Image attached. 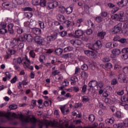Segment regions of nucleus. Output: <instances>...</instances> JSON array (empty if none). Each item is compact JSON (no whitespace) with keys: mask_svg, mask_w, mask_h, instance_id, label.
<instances>
[{"mask_svg":"<svg viewBox=\"0 0 128 128\" xmlns=\"http://www.w3.org/2000/svg\"><path fill=\"white\" fill-rule=\"evenodd\" d=\"M34 42L36 44H40L41 46H44V38L40 36H36L34 38Z\"/></svg>","mask_w":128,"mask_h":128,"instance_id":"nucleus-6","label":"nucleus"},{"mask_svg":"<svg viewBox=\"0 0 128 128\" xmlns=\"http://www.w3.org/2000/svg\"><path fill=\"white\" fill-rule=\"evenodd\" d=\"M122 30V24H118L116 25L114 29L112 30V32L114 34H118V32H120Z\"/></svg>","mask_w":128,"mask_h":128,"instance_id":"nucleus-9","label":"nucleus"},{"mask_svg":"<svg viewBox=\"0 0 128 128\" xmlns=\"http://www.w3.org/2000/svg\"><path fill=\"white\" fill-rule=\"evenodd\" d=\"M18 40H20V41L22 40V42H26V35H24V36H20L18 38Z\"/></svg>","mask_w":128,"mask_h":128,"instance_id":"nucleus-35","label":"nucleus"},{"mask_svg":"<svg viewBox=\"0 0 128 128\" xmlns=\"http://www.w3.org/2000/svg\"><path fill=\"white\" fill-rule=\"evenodd\" d=\"M81 76L83 78H88V74L86 72H81Z\"/></svg>","mask_w":128,"mask_h":128,"instance_id":"nucleus-30","label":"nucleus"},{"mask_svg":"<svg viewBox=\"0 0 128 128\" xmlns=\"http://www.w3.org/2000/svg\"><path fill=\"white\" fill-rule=\"evenodd\" d=\"M102 48V42H100V40H98L93 45V50H99V48Z\"/></svg>","mask_w":128,"mask_h":128,"instance_id":"nucleus-10","label":"nucleus"},{"mask_svg":"<svg viewBox=\"0 0 128 128\" xmlns=\"http://www.w3.org/2000/svg\"><path fill=\"white\" fill-rule=\"evenodd\" d=\"M58 36L56 34H52L50 36H48L46 37V40L48 42H52L56 40Z\"/></svg>","mask_w":128,"mask_h":128,"instance_id":"nucleus-12","label":"nucleus"},{"mask_svg":"<svg viewBox=\"0 0 128 128\" xmlns=\"http://www.w3.org/2000/svg\"><path fill=\"white\" fill-rule=\"evenodd\" d=\"M74 8L72 7H68L66 9V14H70L72 12Z\"/></svg>","mask_w":128,"mask_h":128,"instance_id":"nucleus-25","label":"nucleus"},{"mask_svg":"<svg viewBox=\"0 0 128 128\" xmlns=\"http://www.w3.org/2000/svg\"><path fill=\"white\" fill-rule=\"evenodd\" d=\"M114 128H124L122 126V123H120L119 124H114L113 126Z\"/></svg>","mask_w":128,"mask_h":128,"instance_id":"nucleus-34","label":"nucleus"},{"mask_svg":"<svg viewBox=\"0 0 128 128\" xmlns=\"http://www.w3.org/2000/svg\"><path fill=\"white\" fill-rule=\"evenodd\" d=\"M82 22V19H80L77 20L76 26H78V28L80 26V24Z\"/></svg>","mask_w":128,"mask_h":128,"instance_id":"nucleus-40","label":"nucleus"},{"mask_svg":"<svg viewBox=\"0 0 128 128\" xmlns=\"http://www.w3.org/2000/svg\"><path fill=\"white\" fill-rule=\"evenodd\" d=\"M105 46L106 48H112V42H108L105 45Z\"/></svg>","mask_w":128,"mask_h":128,"instance_id":"nucleus-37","label":"nucleus"},{"mask_svg":"<svg viewBox=\"0 0 128 128\" xmlns=\"http://www.w3.org/2000/svg\"><path fill=\"white\" fill-rule=\"evenodd\" d=\"M114 119L113 118H111L106 119L105 120V122L107 124H114Z\"/></svg>","mask_w":128,"mask_h":128,"instance_id":"nucleus-20","label":"nucleus"},{"mask_svg":"<svg viewBox=\"0 0 128 128\" xmlns=\"http://www.w3.org/2000/svg\"><path fill=\"white\" fill-rule=\"evenodd\" d=\"M60 11L62 12V14H64V12H66V8L64 7V6H62L60 8Z\"/></svg>","mask_w":128,"mask_h":128,"instance_id":"nucleus-59","label":"nucleus"},{"mask_svg":"<svg viewBox=\"0 0 128 128\" xmlns=\"http://www.w3.org/2000/svg\"><path fill=\"white\" fill-rule=\"evenodd\" d=\"M59 34L60 36H62V38H64V36H66V34H68V32H66V31H63V32H60L59 33Z\"/></svg>","mask_w":128,"mask_h":128,"instance_id":"nucleus-42","label":"nucleus"},{"mask_svg":"<svg viewBox=\"0 0 128 128\" xmlns=\"http://www.w3.org/2000/svg\"><path fill=\"white\" fill-rule=\"evenodd\" d=\"M48 0H41V2L40 3V6L42 8H44V6H46V2Z\"/></svg>","mask_w":128,"mask_h":128,"instance_id":"nucleus-22","label":"nucleus"},{"mask_svg":"<svg viewBox=\"0 0 128 128\" xmlns=\"http://www.w3.org/2000/svg\"><path fill=\"white\" fill-rule=\"evenodd\" d=\"M56 18L57 20H60V22H64L66 20L64 16L60 14H58Z\"/></svg>","mask_w":128,"mask_h":128,"instance_id":"nucleus-21","label":"nucleus"},{"mask_svg":"<svg viewBox=\"0 0 128 128\" xmlns=\"http://www.w3.org/2000/svg\"><path fill=\"white\" fill-rule=\"evenodd\" d=\"M105 68L107 70H110L112 68V64L110 62H108L105 64Z\"/></svg>","mask_w":128,"mask_h":128,"instance_id":"nucleus-31","label":"nucleus"},{"mask_svg":"<svg viewBox=\"0 0 128 128\" xmlns=\"http://www.w3.org/2000/svg\"><path fill=\"white\" fill-rule=\"evenodd\" d=\"M112 20H120V15L118 14H115L112 16Z\"/></svg>","mask_w":128,"mask_h":128,"instance_id":"nucleus-23","label":"nucleus"},{"mask_svg":"<svg viewBox=\"0 0 128 128\" xmlns=\"http://www.w3.org/2000/svg\"><path fill=\"white\" fill-rule=\"evenodd\" d=\"M25 38L28 42H32L34 40V37L30 34H25Z\"/></svg>","mask_w":128,"mask_h":128,"instance_id":"nucleus-18","label":"nucleus"},{"mask_svg":"<svg viewBox=\"0 0 128 128\" xmlns=\"http://www.w3.org/2000/svg\"><path fill=\"white\" fill-rule=\"evenodd\" d=\"M0 26L2 28H6V22H2L0 24Z\"/></svg>","mask_w":128,"mask_h":128,"instance_id":"nucleus-51","label":"nucleus"},{"mask_svg":"<svg viewBox=\"0 0 128 128\" xmlns=\"http://www.w3.org/2000/svg\"><path fill=\"white\" fill-rule=\"evenodd\" d=\"M123 72L124 74H128V66H125L123 68Z\"/></svg>","mask_w":128,"mask_h":128,"instance_id":"nucleus-64","label":"nucleus"},{"mask_svg":"<svg viewBox=\"0 0 128 128\" xmlns=\"http://www.w3.org/2000/svg\"><path fill=\"white\" fill-rule=\"evenodd\" d=\"M122 60H128V54H122Z\"/></svg>","mask_w":128,"mask_h":128,"instance_id":"nucleus-61","label":"nucleus"},{"mask_svg":"<svg viewBox=\"0 0 128 128\" xmlns=\"http://www.w3.org/2000/svg\"><path fill=\"white\" fill-rule=\"evenodd\" d=\"M81 68L83 70H88V66L86 64H84L82 66Z\"/></svg>","mask_w":128,"mask_h":128,"instance_id":"nucleus-46","label":"nucleus"},{"mask_svg":"<svg viewBox=\"0 0 128 128\" xmlns=\"http://www.w3.org/2000/svg\"><path fill=\"white\" fill-rule=\"evenodd\" d=\"M88 86L90 88H96L98 86V82L96 80H91L88 82Z\"/></svg>","mask_w":128,"mask_h":128,"instance_id":"nucleus-17","label":"nucleus"},{"mask_svg":"<svg viewBox=\"0 0 128 128\" xmlns=\"http://www.w3.org/2000/svg\"><path fill=\"white\" fill-rule=\"evenodd\" d=\"M16 28H17V32L19 34H22V28H20V27H18V26H16Z\"/></svg>","mask_w":128,"mask_h":128,"instance_id":"nucleus-50","label":"nucleus"},{"mask_svg":"<svg viewBox=\"0 0 128 128\" xmlns=\"http://www.w3.org/2000/svg\"><path fill=\"white\" fill-rule=\"evenodd\" d=\"M32 32L36 34V36H40L42 34V30L40 28H33L32 29Z\"/></svg>","mask_w":128,"mask_h":128,"instance_id":"nucleus-16","label":"nucleus"},{"mask_svg":"<svg viewBox=\"0 0 128 128\" xmlns=\"http://www.w3.org/2000/svg\"><path fill=\"white\" fill-rule=\"evenodd\" d=\"M110 58L108 57H104L102 58V62H110Z\"/></svg>","mask_w":128,"mask_h":128,"instance_id":"nucleus-55","label":"nucleus"},{"mask_svg":"<svg viewBox=\"0 0 128 128\" xmlns=\"http://www.w3.org/2000/svg\"><path fill=\"white\" fill-rule=\"evenodd\" d=\"M124 126L126 128H128V118H126L124 121Z\"/></svg>","mask_w":128,"mask_h":128,"instance_id":"nucleus-60","label":"nucleus"},{"mask_svg":"<svg viewBox=\"0 0 128 128\" xmlns=\"http://www.w3.org/2000/svg\"><path fill=\"white\" fill-rule=\"evenodd\" d=\"M80 72V68L78 67H76L75 70V73H74L75 76H78Z\"/></svg>","mask_w":128,"mask_h":128,"instance_id":"nucleus-56","label":"nucleus"},{"mask_svg":"<svg viewBox=\"0 0 128 128\" xmlns=\"http://www.w3.org/2000/svg\"><path fill=\"white\" fill-rule=\"evenodd\" d=\"M60 109L61 110V112L64 116H66L67 114H70V109L68 108L66 104L60 106Z\"/></svg>","mask_w":128,"mask_h":128,"instance_id":"nucleus-4","label":"nucleus"},{"mask_svg":"<svg viewBox=\"0 0 128 128\" xmlns=\"http://www.w3.org/2000/svg\"><path fill=\"white\" fill-rule=\"evenodd\" d=\"M126 20H128V17H126V14H124V16H122L120 18V22H126Z\"/></svg>","mask_w":128,"mask_h":128,"instance_id":"nucleus-41","label":"nucleus"},{"mask_svg":"<svg viewBox=\"0 0 128 128\" xmlns=\"http://www.w3.org/2000/svg\"><path fill=\"white\" fill-rule=\"evenodd\" d=\"M30 122H32L33 124H35L36 122H38L40 128H42V126H58L60 128H92V127L82 128V126L76 127V126L72 124L68 126V122L62 120H60L59 124L56 121L50 122L48 120H36L34 117L30 118Z\"/></svg>","mask_w":128,"mask_h":128,"instance_id":"nucleus-1","label":"nucleus"},{"mask_svg":"<svg viewBox=\"0 0 128 128\" xmlns=\"http://www.w3.org/2000/svg\"><path fill=\"white\" fill-rule=\"evenodd\" d=\"M104 102L107 106L112 104V100L108 98H106L104 99Z\"/></svg>","mask_w":128,"mask_h":128,"instance_id":"nucleus-29","label":"nucleus"},{"mask_svg":"<svg viewBox=\"0 0 128 128\" xmlns=\"http://www.w3.org/2000/svg\"><path fill=\"white\" fill-rule=\"evenodd\" d=\"M20 42V39L18 38H13L10 42V46L11 48H14L18 44V42Z\"/></svg>","mask_w":128,"mask_h":128,"instance_id":"nucleus-8","label":"nucleus"},{"mask_svg":"<svg viewBox=\"0 0 128 128\" xmlns=\"http://www.w3.org/2000/svg\"><path fill=\"white\" fill-rule=\"evenodd\" d=\"M24 60L25 62H24V68H29V70H34V66H30V60L28 58V56H26L24 57Z\"/></svg>","mask_w":128,"mask_h":128,"instance_id":"nucleus-3","label":"nucleus"},{"mask_svg":"<svg viewBox=\"0 0 128 128\" xmlns=\"http://www.w3.org/2000/svg\"><path fill=\"white\" fill-rule=\"evenodd\" d=\"M38 24L42 30H44V23L42 21H39L38 22Z\"/></svg>","mask_w":128,"mask_h":128,"instance_id":"nucleus-44","label":"nucleus"},{"mask_svg":"<svg viewBox=\"0 0 128 128\" xmlns=\"http://www.w3.org/2000/svg\"><path fill=\"white\" fill-rule=\"evenodd\" d=\"M62 84L64 86H68L70 84V82L67 80H65L63 82Z\"/></svg>","mask_w":128,"mask_h":128,"instance_id":"nucleus-54","label":"nucleus"},{"mask_svg":"<svg viewBox=\"0 0 128 128\" xmlns=\"http://www.w3.org/2000/svg\"><path fill=\"white\" fill-rule=\"evenodd\" d=\"M90 100V98L88 96H84L82 97V102H88Z\"/></svg>","mask_w":128,"mask_h":128,"instance_id":"nucleus-45","label":"nucleus"},{"mask_svg":"<svg viewBox=\"0 0 128 128\" xmlns=\"http://www.w3.org/2000/svg\"><path fill=\"white\" fill-rule=\"evenodd\" d=\"M128 0H121V1L118 2L117 4L118 6H128Z\"/></svg>","mask_w":128,"mask_h":128,"instance_id":"nucleus-15","label":"nucleus"},{"mask_svg":"<svg viewBox=\"0 0 128 128\" xmlns=\"http://www.w3.org/2000/svg\"><path fill=\"white\" fill-rule=\"evenodd\" d=\"M58 3L56 2H48L46 5V8L48 10H52L54 8H56L58 6Z\"/></svg>","mask_w":128,"mask_h":128,"instance_id":"nucleus-7","label":"nucleus"},{"mask_svg":"<svg viewBox=\"0 0 128 128\" xmlns=\"http://www.w3.org/2000/svg\"><path fill=\"white\" fill-rule=\"evenodd\" d=\"M42 0H32V4L33 6H38L40 4Z\"/></svg>","mask_w":128,"mask_h":128,"instance_id":"nucleus-26","label":"nucleus"},{"mask_svg":"<svg viewBox=\"0 0 128 128\" xmlns=\"http://www.w3.org/2000/svg\"><path fill=\"white\" fill-rule=\"evenodd\" d=\"M2 6L6 8H14L16 7L14 3L12 1H7L2 4Z\"/></svg>","mask_w":128,"mask_h":128,"instance_id":"nucleus-2","label":"nucleus"},{"mask_svg":"<svg viewBox=\"0 0 128 128\" xmlns=\"http://www.w3.org/2000/svg\"><path fill=\"white\" fill-rule=\"evenodd\" d=\"M72 50H73L72 47L68 46L64 48V52H70Z\"/></svg>","mask_w":128,"mask_h":128,"instance_id":"nucleus-33","label":"nucleus"},{"mask_svg":"<svg viewBox=\"0 0 128 128\" xmlns=\"http://www.w3.org/2000/svg\"><path fill=\"white\" fill-rule=\"evenodd\" d=\"M63 52L64 50L62 48H58L55 50V52L57 56H60Z\"/></svg>","mask_w":128,"mask_h":128,"instance_id":"nucleus-27","label":"nucleus"},{"mask_svg":"<svg viewBox=\"0 0 128 128\" xmlns=\"http://www.w3.org/2000/svg\"><path fill=\"white\" fill-rule=\"evenodd\" d=\"M121 100L122 102H128V98H126V96H123L121 98Z\"/></svg>","mask_w":128,"mask_h":128,"instance_id":"nucleus-63","label":"nucleus"},{"mask_svg":"<svg viewBox=\"0 0 128 128\" xmlns=\"http://www.w3.org/2000/svg\"><path fill=\"white\" fill-rule=\"evenodd\" d=\"M25 16H26V18H30L32 17V12H27L25 13Z\"/></svg>","mask_w":128,"mask_h":128,"instance_id":"nucleus-38","label":"nucleus"},{"mask_svg":"<svg viewBox=\"0 0 128 128\" xmlns=\"http://www.w3.org/2000/svg\"><path fill=\"white\" fill-rule=\"evenodd\" d=\"M92 34V30L91 29H88L86 30V34H87L88 36H90Z\"/></svg>","mask_w":128,"mask_h":128,"instance_id":"nucleus-62","label":"nucleus"},{"mask_svg":"<svg viewBox=\"0 0 128 128\" xmlns=\"http://www.w3.org/2000/svg\"><path fill=\"white\" fill-rule=\"evenodd\" d=\"M10 110H16L18 108V105L16 104H12L9 106Z\"/></svg>","mask_w":128,"mask_h":128,"instance_id":"nucleus-39","label":"nucleus"},{"mask_svg":"<svg viewBox=\"0 0 128 128\" xmlns=\"http://www.w3.org/2000/svg\"><path fill=\"white\" fill-rule=\"evenodd\" d=\"M30 56L32 58H35L36 56V54L34 53V50H30Z\"/></svg>","mask_w":128,"mask_h":128,"instance_id":"nucleus-58","label":"nucleus"},{"mask_svg":"<svg viewBox=\"0 0 128 128\" xmlns=\"http://www.w3.org/2000/svg\"><path fill=\"white\" fill-rule=\"evenodd\" d=\"M30 24L32 26V22H30L28 21H27L24 23V26H26V28H28V26H30Z\"/></svg>","mask_w":128,"mask_h":128,"instance_id":"nucleus-48","label":"nucleus"},{"mask_svg":"<svg viewBox=\"0 0 128 128\" xmlns=\"http://www.w3.org/2000/svg\"><path fill=\"white\" fill-rule=\"evenodd\" d=\"M60 74V71L58 70H56L54 71H52V76H58Z\"/></svg>","mask_w":128,"mask_h":128,"instance_id":"nucleus-53","label":"nucleus"},{"mask_svg":"<svg viewBox=\"0 0 128 128\" xmlns=\"http://www.w3.org/2000/svg\"><path fill=\"white\" fill-rule=\"evenodd\" d=\"M126 77L124 74H120L118 76V80L120 82H125Z\"/></svg>","mask_w":128,"mask_h":128,"instance_id":"nucleus-14","label":"nucleus"},{"mask_svg":"<svg viewBox=\"0 0 128 128\" xmlns=\"http://www.w3.org/2000/svg\"><path fill=\"white\" fill-rule=\"evenodd\" d=\"M104 90H105V92H110V90H112V87H110V86H107L104 88Z\"/></svg>","mask_w":128,"mask_h":128,"instance_id":"nucleus-52","label":"nucleus"},{"mask_svg":"<svg viewBox=\"0 0 128 128\" xmlns=\"http://www.w3.org/2000/svg\"><path fill=\"white\" fill-rule=\"evenodd\" d=\"M96 20L97 22H102V18L100 16H98L96 18Z\"/></svg>","mask_w":128,"mask_h":128,"instance_id":"nucleus-49","label":"nucleus"},{"mask_svg":"<svg viewBox=\"0 0 128 128\" xmlns=\"http://www.w3.org/2000/svg\"><path fill=\"white\" fill-rule=\"evenodd\" d=\"M104 86V82H102V81H100L97 84V88H102Z\"/></svg>","mask_w":128,"mask_h":128,"instance_id":"nucleus-43","label":"nucleus"},{"mask_svg":"<svg viewBox=\"0 0 128 128\" xmlns=\"http://www.w3.org/2000/svg\"><path fill=\"white\" fill-rule=\"evenodd\" d=\"M36 106V100H32L31 102V105L30 106V108H34V106Z\"/></svg>","mask_w":128,"mask_h":128,"instance_id":"nucleus-28","label":"nucleus"},{"mask_svg":"<svg viewBox=\"0 0 128 128\" xmlns=\"http://www.w3.org/2000/svg\"><path fill=\"white\" fill-rule=\"evenodd\" d=\"M89 120L92 122H94V120L96 118L94 117V115L91 114L88 116Z\"/></svg>","mask_w":128,"mask_h":128,"instance_id":"nucleus-32","label":"nucleus"},{"mask_svg":"<svg viewBox=\"0 0 128 128\" xmlns=\"http://www.w3.org/2000/svg\"><path fill=\"white\" fill-rule=\"evenodd\" d=\"M86 90H87L86 85H84L82 88V92H83L84 94H86Z\"/></svg>","mask_w":128,"mask_h":128,"instance_id":"nucleus-47","label":"nucleus"},{"mask_svg":"<svg viewBox=\"0 0 128 128\" xmlns=\"http://www.w3.org/2000/svg\"><path fill=\"white\" fill-rule=\"evenodd\" d=\"M70 42L72 44H73V46H81L82 42L80 40L76 39V40H71Z\"/></svg>","mask_w":128,"mask_h":128,"instance_id":"nucleus-13","label":"nucleus"},{"mask_svg":"<svg viewBox=\"0 0 128 128\" xmlns=\"http://www.w3.org/2000/svg\"><path fill=\"white\" fill-rule=\"evenodd\" d=\"M84 34V31L82 30H78L75 31L74 32V38H80Z\"/></svg>","mask_w":128,"mask_h":128,"instance_id":"nucleus-11","label":"nucleus"},{"mask_svg":"<svg viewBox=\"0 0 128 128\" xmlns=\"http://www.w3.org/2000/svg\"><path fill=\"white\" fill-rule=\"evenodd\" d=\"M104 36H106V32H101L98 34V36L102 40L104 38Z\"/></svg>","mask_w":128,"mask_h":128,"instance_id":"nucleus-24","label":"nucleus"},{"mask_svg":"<svg viewBox=\"0 0 128 128\" xmlns=\"http://www.w3.org/2000/svg\"><path fill=\"white\" fill-rule=\"evenodd\" d=\"M8 32L9 34H14V29H12V28H14V24H10L8 25Z\"/></svg>","mask_w":128,"mask_h":128,"instance_id":"nucleus-19","label":"nucleus"},{"mask_svg":"<svg viewBox=\"0 0 128 128\" xmlns=\"http://www.w3.org/2000/svg\"><path fill=\"white\" fill-rule=\"evenodd\" d=\"M8 32V30L4 28L0 29V34H6Z\"/></svg>","mask_w":128,"mask_h":128,"instance_id":"nucleus-36","label":"nucleus"},{"mask_svg":"<svg viewBox=\"0 0 128 128\" xmlns=\"http://www.w3.org/2000/svg\"><path fill=\"white\" fill-rule=\"evenodd\" d=\"M122 54H128V48H124L122 49Z\"/></svg>","mask_w":128,"mask_h":128,"instance_id":"nucleus-57","label":"nucleus"},{"mask_svg":"<svg viewBox=\"0 0 128 128\" xmlns=\"http://www.w3.org/2000/svg\"><path fill=\"white\" fill-rule=\"evenodd\" d=\"M111 52L110 58H116L117 56H120V50L114 49L111 50Z\"/></svg>","mask_w":128,"mask_h":128,"instance_id":"nucleus-5","label":"nucleus"}]
</instances>
